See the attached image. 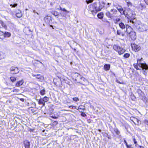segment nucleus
Segmentation results:
<instances>
[{
	"label": "nucleus",
	"instance_id": "aec40b11",
	"mask_svg": "<svg viewBox=\"0 0 148 148\" xmlns=\"http://www.w3.org/2000/svg\"><path fill=\"white\" fill-rule=\"evenodd\" d=\"M114 22L116 24H119V27H120V23H119V21H120V19L119 18H116V19H114Z\"/></svg>",
	"mask_w": 148,
	"mask_h": 148
},
{
	"label": "nucleus",
	"instance_id": "a878e982",
	"mask_svg": "<svg viewBox=\"0 0 148 148\" xmlns=\"http://www.w3.org/2000/svg\"><path fill=\"white\" fill-rule=\"evenodd\" d=\"M40 94L41 95H44L45 94V89H43L40 91Z\"/></svg>",
	"mask_w": 148,
	"mask_h": 148
},
{
	"label": "nucleus",
	"instance_id": "393cba45",
	"mask_svg": "<svg viewBox=\"0 0 148 148\" xmlns=\"http://www.w3.org/2000/svg\"><path fill=\"white\" fill-rule=\"evenodd\" d=\"M52 14L55 16H56L58 15L59 13L58 12L54 11L52 12Z\"/></svg>",
	"mask_w": 148,
	"mask_h": 148
},
{
	"label": "nucleus",
	"instance_id": "1a4fd4ad",
	"mask_svg": "<svg viewBox=\"0 0 148 148\" xmlns=\"http://www.w3.org/2000/svg\"><path fill=\"white\" fill-rule=\"evenodd\" d=\"M44 20L45 22L47 24H49L52 21L51 17L48 16L44 18Z\"/></svg>",
	"mask_w": 148,
	"mask_h": 148
},
{
	"label": "nucleus",
	"instance_id": "ea45409f",
	"mask_svg": "<svg viewBox=\"0 0 148 148\" xmlns=\"http://www.w3.org/2000/svg\"><path fill=\"white\" fill-rule=\"evenodd\" d=\"M19 90L17 89H14L13 90V92H15V91H18Z\"/></svg>",
	"mask_w": 148,
	"mask_h": 148
},
{
	"label": "nucleus",
	"instance_id": "4468645a",
	"mask_svg": "<svg viewBox=\"0 0 148 148\" xmlns=\"http://www.w3.org/2000/svg\"><path fill=\"white\" fill-rule=\"evenodd\" d=\"M10 70L11 71H16L14 73H16L18 72V69L17 67H12L10 69Z\"/></svg>",
	"mask_w": 148,
	"mask_h": 148
},
{
	"label": "nucleus",
	"instance_id": "39448f33",
	"mask_svg": "<svg viewBox=\"0 0 148 148\" xmlns=\"http://www.w3.org/2000/svg\"><path fill=\"white\" fill-rule=\"evenodd\" d=\"M143 60L142 58H141V59H138L137 60V64L139 65V66L142 68L143 69H148V66L145 63H142L141 62V60Z\"/></svg>",
	"mask_w": 148,
	"mask_h": 148
},
{
	"label": "nucleus",
	"instance_id": "2f4dec72",
	"mask_svg": "<svg viewBox=\"0 0 148 148\" xmlns=\"http://www.w3.org/2000/svg\"><path fill=\"white\" fill-rule=\"evenodd\" d=\"M122 142H123L124 143H125L126 147L128 146L129 145H128L126 140H125V139H123V140L121 141Z\"/></svg>",
	"mask_w": 148,
	"mask_h": 148
},
{
	"label": "nucleus",
	"instance_id": "13d9d810",
	"mask_svg": "<svg viewBox=\"0 0 148 148\" xmlns=\"http://www.w3.org/2000/svg\"><path fill=\"white\" fill-rule=\"evenodd\" d=\"M83 115V116H84V114H83V115Z\"/></svg>",
	"mask_w": 148,
	"mask_h": 148
},
{
	"label": "nucleus",
	"instance_id": "3c124183",
	"mask_svg": "<svg viewBox=\"0 0 148 148\" xmlns=\"http://www.w3.org/2000/svg\"><path fill=\"white\" fill-rule=\"evenodd\" d=\"M110 4H111V3H108V5H110Z\"/></svg>",
	"mask_w": 148,
	"mask_h": 148
},
{
	"label": "nucleus",
	"instance_id": "6e6d98bb",
	"mask_svg": "<svg viewBox=\"0 0 148 148\" xmlns=\"http://www.w3.org/2000/svg\"><path fill=\"white\" fill-rule=\"evenodd\" d=\"M55 122H56L57 123H58V122L57 121H56Z\"/></svg>",
	"mask_w": 148,
	"mask_h": 148
},
{
	"label": "nucleus",
	"instance_id": "37998d69",
	"mask_svg": "<svg viewBox=\"0 0 148 148\" xmlns=\"http://www.w3.org/2000/svg\"><path fill=\"white\" fill-rule=\"evenodd\" d=\"M69 108H73L74 107V106H69Z\"/></svg>",
	"mask_w": 148,
	"mask_h": 148
},
{
	"label": "nucleus",
	"instance_id": "de8ad7c7",
	"mask_svg": "<svg viewBox=\"0 0 148 148\" xmlns=\"http://www.w3.org/2000/svg\"><path fill=\"white\" fill-rule=\"evenodd\" d=\"M33 12H34V13H36L38 15V14H39L38 13H37V12H36L35 10H34V11H33Z\"/></svg>",
	"mask_w": 148,
	"mask_h": 148
},
{
	"label": "nucleus",
	"instance_id": "423d86ee",
	"mask_svg": "<svg viewBox=\"0 0 148 148\" xmlns=\"http://www.w3.org/2000/svg\"><path fill=\"white\" fill-rule=\"evenodd\" d=\"M131 46L132 50L135 52L138 51L141 49V47L139 45L135 43H131Z\"/></svg>",
	"mask_w": 148,
	"mask_h": 148
},
{
	"label": "nucleus",
	"instance_id": "f8f14e48",
	"mask_svg": "<svg viewBox=\"0 0 148 148\" xmlns=\"http://www.w3.org/2000/svg\"><path fill=\"white\" fill-rule=\"evenodd\" d=\"M24 81L23 79L17 81L16 84V86L17 87H19L22 85Z\"/></svg>",
	"mask_w": 148,
	"mask_h": 148
},
{
	"label": "nucleus",
	"instance_id": "79ce46f5",
	"mask_svg": "<svg viewBox=\"0 0 148 148\" xmlns=\"http://www.w3.org/2000/svg\"><path fill=\"white\" fill-rule=\"evenodd\" d=\"M3 58V57L2 56V54L0 53V60L1 59H2Z\"/></svg>",
	"mask_w": 148,
	"mask_h": 148
},
{
	"label": "nucleus",
	"instance_id": "20e7f679",
	"mask_svg": "<svg viewBox=\"0 0 148 148\" xmlns=\"http://www.w3.org/2000/svg\"><path fill=\"white\" fill-rule=\"evenodd\" d=\"M132 27H136L138 30L141 32H143L147 30V26L146 25L142 24H139L137 23L136 26H133Z\"/></svg>",
	"mask_w": 148,
	"mask_h": 148
},
{
	"label": "nucleus",
	"instance_id": "dca6fc26",
	"mask_svg": "<svg viewBox=\"0 0 148 148\" xmlns=\"http://www.w3.org/2000/svg\"><path fill=\"white\" fill-rule=\"evenodd\" d=\"M38 103L39 105H42V107L45 106V103L42 98L40 99L38 101Z\"/></svg>",
	"mask_w": 148,
	"mask_h": 148
},
{
	"label": "nucleus",
	"instance_id": "4d7b16f0",
	"mask_svg": "<svg viewBox=\"0 0 148 148\" xmlns=\"http://www.w3.org/2000/svg\"><path fill=\"white\" fill-rule=\"evenodd\" d=\"M83 115V116H84V114H83V115Z\"/></svg>",
	"mask_w": 148,
	"mask_h": 148
},
{
	"label": "nucleus",
	"instance_id": "58836bf2",
	"mask_svg": "<svg viewBox=\"0 0 148 148\" xmlns=\"http://www.w3.org/2000/svg\"><path fill=\"white\" fill-rule=\"evenodd\" d=\"M144 1L145 3L147 5H148V0H144Z\"/></svg>",
	"mask_w": 148,
	"mask_h": 148
},
{
	"label": "nucleus",
	"instance_id": "5fc2aeb1",
	"mask_svg": "<svg viewBox=\"0 0 148 148\" xmlns=\"http://www.w3.org/2000/svg\"><path fill=\"white\" fill-rule=\"evenodd\" d=\"M74 107H75V108H76V107L75 106H74Z\"/></svg>",
	"mask_w": 148,
	"mask_h": 148
},
{
	"label": "nucleus",
	"instance_id": "f3484780",
	"mask_svg": "<svg viewBox=\"0 0 148 148\" xmlns=\"http://www.w3.org/2000/svg\"><path fill=\"white\" fill-rule=\"evenodd\" d=\"M110 68V65L109 64H106L104 66V68L105 70H109Z\"/></svg>",
	"mask_w": 148,
	"mask_h": 148
},
{
	"label": "nucleus",
	"instance_id": "a211bd4d",
	"mask_svg": "<svg viewBox=\"0 0 148 148\" xmlns=\"http://www.w3.org/2000/svg\"><path fill=\"white\" fill-rule=\"evenodd\" d=\"M106 15L108 17L112 18L113 17V14H111L109 12H107L106 13Z\"/></svg>",
	"mask_w": 148,
	"mask_h": 148
},
{
	"label": "nucleus",
	"instance_id": "4be33fe9",
	"mask_svg": "<svg viewBox=\"0 0 148 148\" xmlns=\"http://www.w3.org/2000/svg\"><path fill=\"white\" fill-rule=\"evenodd\" d=\"M130 54L128 53H126L124 54L123 56V57L124 58H128L130 56Z\"/></svg>",
	"mask_w": 148,
	"mask_h": 148
},
{
	"label": "nucleus",
	"instance_id": "e433bc0d",
	"mask_svg": "<svg viewBox=\"0 0 148 148\" xmlns=\"http://www.w3.org/2000/svg\"><path fill=\"white\" fill-rule=\"evenodd\" d=\"M17 4H14L13 5L11 4L10 5V6H12V7H15L16 6H17Z\"/></svg>",
	"mask_w": 148,
	"mask_h": 148
},
{
	"label": "nucleus",
	"instance_id": "864d4df0",
	"mask_svg": "<svg viewBox=\"0 0 148 148\" xmlns=\"http://www.w3.org/2000/svg\"><path fill=\"white\" fill-rule=\"evenodd\" d=\"M119 133V132H118V133L117 132L116 133H117V134H118Z\"/></svg>",
	"mask_w": 148,
	"mask_h": 148
},
{
	"label": "nucleus",
	"instance_id": "c756f323",
	"mask_svg": "<svg viewBox=\"0 0 148 148\" xmlns=\"http://www.w3.org/2000/svg\"><path fill=\"white\" fill-rule=\"evenodd\" d=\"M10 79L12 82H14L16 80V78L14 77H10Z\"/></svg>",
	"mask_w": 148,
	"mask_h": 148
},
{
	"label": "nucleus",
	"instance_id": "9d476101",
	"mask_svg": "<svg viewBox=\"0 0 148 148\" xmlns=\"http://www.w3.org/2000/svg\"><path fill=\"white\" fill-rule=\"evenodd\" d=\"M16 15L17 17L20 18L22 16L23 14L21 11L19 10H16Z\"/></svg>",
	"mask_w": 148,
	"mask_h": 148
},
{
	"label": "nucleus",
	"instance_id": "c03bdc74",
	"mask_svg": "<svg viewBox=\"0 0 148 148\" xmlns=\"http://www.w3.org/2000/svg\"><path fill=\"white\" fill-rule=\"evenodd\" d=\"M117 34L118 35H120V32L119 31L117 30Z\"/></svg>",
	"mask_w": 148,
	"mask_h": 148
},
{
	"label": "nucleus",
	"instance_id": "f257e3e1",
	"mask_svg": "<svg viewBox=\"0 0 148 148\" xmlns=\"http://www.w3.org/2000/svg\"><path fill=\"white\" fill-rule=\"evenodd\" d=\"M127 34H129V38L130 40L134 41L136 39V33L133 29L128 25H126L125 27L124 24L121 22V35L126 38Z\"/></svg>",
	"mask_w": 148,
	"mask_h": 148
},
{
	"label": "nucleus",
	"instance_id": "412c9836",
	"mask_svg": "<svg viewBox=\"0 0 148 148\" xmlns=\"http://www.w3.org/2000/svg\"><path fill=\"white\" fill-rule=\"evenodd\" d=\"M132 138H133V139H132L133 141L134 142V143L135 145V146H136L137 145H138L137 141H136V139H135V137L133 136L132 137Z\"/></svg>",
	"mask_w": 148,
	"mask_h": 148
},
{
	"label": "nucleus",
	"instance_id": "f03ea898",
	"mask_svg": "<svg viewBox=\"0 0 148 148\" xmlns=\"http://www.w3.org/2000/svg\"><path fill=\"white\" fill-rule=\"evenodd\" d=\"M133 13L134 12L129 8H121V14L125 15L128 20L132 23V26H136L137 24V20L135 18V15Z\"/></svg>",
	"mask_w": 148,
	"mask_h": 148
},
{
	"label": "nucleus",
	"instance_id": "8fccbe9b",
	"mask_svg": "<svg viewBox=\"0 0 148 148\" xmlns=\"http://www.w3.org/2000/svg\"><path fill=\"white\" fill-rule=\"evenodd\" d=\"M118 10H119V11L120 12V10L118 9Z\"/></svg>",
	"mask_w": 148,
	"mask_h": 148
},
{
	"label": "nucleus",
	"instance_id": "09e8293b",
	"mask_svg": "<svg viewBox=\"0 0 148 148\" xmlns=\"http://www.w3.org/2000/svg\"><path fill=\"white\" fill-rule=\"evenodd\" d=\"M21 101H23V99H21Z\"/></svg>",
	"mask_w": 148,
	"mask_h": 148
},
{
	"label": "nucleus",
	"instance_id": "2eb2a0df",
	"mask_svg": "<svg viewBox=\"0 0 148 148\" xmlns=\"http://www.w3.org/2000/svg\"><path fill=\"white\" fill-rule=\"evenodd\" d=\"M146 8L145 5L143 3H140L139 6V8L141 10H143Z\"/></svg>",
	"mask_w": 148,
	"mask_h": 148
},
{
	"label": "nucleus",
	"instance_id": "7ed1b4c3",
	"mask_svg": "<svg viewBox=\"0 0 148 148\" xmlns=\"http://www.w3.org/2000/svg\"><path fill=\"white\" fill-rule=\"evenodd\" d=\"M102 8L100 3H94L88 5V10L90 13L94 15L98 12L100 11Z\"/></svg>",
	"mask_w": 148,
	"mask_h": 148
},
{
	"label": "nucleus",
	"instance_id": "b1692460",
	"mask_svg": "<svg viewBox=\"0 0 148 148\" xmlns=\"http://www.w3.org/2000/svg\"><path fill=\"white\" fill-rule=\"evenodd\" d=\"M134 67L137 70H138L139 69V68L138 67V66L139 65L137 64V62L136 64H134L133 65Z\"/></svg>",
	"mask_w": 148,
	"mask_h": 148
},
{
	"label": "nucleus",
	"instance_id": "a19ab883",
	"mask_svg": "<svg viewBox=\"0 0 148 148\" xmlns=\"http://www.w3.org/2000/svg\"><path fill=\"white\" fill-rule=\"evenodd\" d=\"M51 117L52 118H53L54 119H57L58 117L56 116H51Z\"/></svg>",
	"mask_w": 148,
	"mask_h": 148
},
{
	"label": "nucleus",
	"instance_id": "4c0bfd02",
	"mask_svg": "<svg viewBox=\"0 0 148 148\" xmlns=\"http://www.w3.org/2000/svg\"><path fill=\"white\" fill-rule=\"evenodd\" d=\"M127 148H134V147L132 145H130L127 147Z\"/></svg>",
	"mask_w": 148,
	"mask_h": 148
},
{
	"label": "nucleus",
	"instance_id": "603ef678",
	"mask_svg": "<svg viewBox=\"0 0 148 148\" xmlns=\"http://www.w3.org/2000/svg\"><path fill=\"white\" fill-rule=\"evenodd\" d=\"M118 53H119V54H120V53L119 51H118Z\"/></svg>",
	"mask_w": 148,
	"mask_h": 148
},
{
	"label": "nucleus",
	"instance_id": "49530a36",
	"mask_svg": "<svg viewBox=\"0 0 148 148\" xmlns=\"http://www.w3.org/2000/svg\"><path fill=\"white\" fill-rule=\"evenodd\" d=\"M137 121L138 122V123H139V121L140 122V121L139 120H138L137 119Z\"/></svg>",
	"mask_w": 148,
	"mask_h": 148
},
{
	"label": "nucleus",
	"instance_id": "c9c22d12",
	"mask_svg": "<svg viewBox=\"0 0 148 148\" xmlns=\"http://www.w3.org/2000/svg\"><path fill=\"white\" fill-rule=\"evenodd\" d=\"M125 51V50L123 49H121V54H123Z\"/></svg>",
	"mask_w": 148,
	"mask_h": 148
},
{
	"label": "nucleus",
	"instance_id": "9b49d317",
	"mask_svg": "<svg viewBox=\"0 0 148 148\" xmlns=\"http://www.w3.org/2000/svg\"><path fill=\"white\" fill-rule=\"evenodd\" d=\"M32 75L33 76L35 77L36 78L38 79H43V77L40 74L35 75L32 74Z\"/></svg>",
	"mask_w": 148,
	"mask_h": 148
},
{
	"label": "nucleus",
	"instance_id": "6e6552de",
	"mask_svg": "<svg viewBox=\"0 0 148 148\" xmlns=\"http://www.w3.org/2000/svg\"><path fill=\"white\" fill-rule=\"evenodd\" d=\"M60 10L62 12L60 13V14L62 17H66L67 14L70 12L69 11L66 10L64 8H62L61 7H60Z\"/></svg>",
	"mask_w": 148,
	"mask_h": 148
},
{
	"label": "nucleus",
	"instance_id": "ddd939ff",
	"mask_svg": "<svg viewBox=\"0 0 148 148\" xmlns=\"http://www.w3.org/2000/svg\"><path fill=\"white\" fill-rule=\"evenodd\" d=\"M24 144L25 148H30V143L28 140H25L24 141Z\"/></svg>",
	"mask_w": 148,
	"mask_h": 148
},
{
	"label": "nucleus",
	"instance_id": "f704fd0d",
	"mask_svg": "<svg viewBox=\"0 0 148 148\" xmlns=\"http://www.w3.org/2000/svg\"><path fill=\"white\" fill-rule=\"evenodd\" d=\"M83 106H79L78 107V109H82L83 110H85V108H83Z\"/></svg>",
	"mask_w": 148,
	"mask_h": 148
},
{
	"label": "nucleus",
	"instance_id": "72a5a7b5",
	"mask_svg": "<svg viewBox=\"0 0 148 148\" xmlns=\"http://www.w3.org/2000/svg\"><path fill=\"white\" fill-rule=\"evenodd\" d=\"M111 12H113V14H116L117 12V11H116V10L111 9Z\"/></svg>",
	"mask_w": 148,
	"mask_h": 148
},
{
	"label": "nucleus",
	"instance_id": "cd10ccee",
	"mask_svg": "<svg viewBox=\"0 0 148 148\" xmlns=\"http://www.w3.org/2000/svg\"><path fill=\"white\" fill-rule=\"evenodd\" d=\"M0 23L1 25L3 27H4L5 29H7V27L5 25V24L2 21H0Z\"/></svg>",
	"mask_w": 148,
	"mask_h": 148
},
{
	"label": "nucleus",
	"instance_id": "6ab92c4d",
	"mask_svg": "<svg viewBox=\"0 0 148 148\" xmlns=\"http://www.w3.org/2000/svg\"><path fill=\"white\" fill-rule=\"evenodd\" d=\"M97 16L98 18H99L101 19L103 17V14L102 12H101L97 14Z\"/></svg>",
	"mask_w": 148,
	"mask_h": 148
},
{
	"label": "nucleus",
	"instance_id": "a18cd8bd",
	"mask_svg": "<svg viewBox=\"0 0 148 148\" xmlns=\"http://www.w3.org/2000/svg\"><path fill=\"white\" fill-rule=\"evenodd\" d=\"M139 147L140 148H144L143 146H139Z\"/></svg>",
	"mask_w": 148,
	"mask_h": 148
},
{
	"label": "nucleus",
	"instance_id": "5701e85b",
	"mask_svg": "<svg viewBox=\"0 0 148 148\" xmlns=\"http://www.w3.org/2000/svg\"><path fill=\"white\" fill-rule=\"evenodd\" d=\"M42 99L45 103L49 100V98L46 96L45 97Z\"/></svg>",
	"mask_w": 148,
	"mask_h": 148
},
{
	"label": "nucleus",
	"instance_id": "bb28decb",
	"mask_svg": "<svg viewBox=\"0 0 148 148\" xmlns=\"http://www.w3.org/2000/svg\"><path fill=\"white\" fill-rule=\"evenodd\" d=\"M120 47H118L116 45H114L113 46V48L114 50L116 51H118L119 49H120Z\"/></svg>",
	"mask_w": 148,
	"mask_h": 148
},
{
	"label": "nucleus",
	"instance_id": "0eeeda50",
	"mask_svg": "<svg viewBox=\"0 0 148 148\" xmlns=\"http://www.w3.org/2000/svg\"><path fill=\"white\" fill-rule=\"evenodd\" d=\"M11 36V34L10 32H3L0 31V38L3 39L5 38H9Z\"/></svg>",
	"mask_w": 148,
	"mask_h": 148
},
{
	"label": "nucleus",
	"instance_id": "c85d7f7f",
	"mask_svg": "<svg viewBox=\"0 0 148 148\" xmlns=\"http://www.w3.org/2000/svg\"><path fill=\"white\" fill-rule=\"evenodd\" d=\"M144 123L145 126H148V120L145 119Z\"/></svg>",
	"mask_w": 148,
	"mask_h": 148
},
{
	"label": "nucleus",
	"instance_id": "473e14b6",
	"mask_svg": "<svg viewBox=\"0 0 148 148\" xmlns=\"http://www.w3.org/2000/svg\"><path fill=\"white\" fill-rule=\"evenodd\" d=\"M73 100L75 101H77L79 100V99L77 97H74L73 98Z\"/></svg>",
	"mask_w": 148,
	"mask_h": 148
},
{
	"label": "nucleus",
	"instance_id": "7c9ffc66",
	"mask_svg": "<svg viewBox=\"0 0 148 148\" xmlns=\"http://www.w3.org/2000/svg\"><path fill=\"white\" fill-rule=\"evenodd\" d=\"M127 4L128 7H132V3L130 2H127Z\"/></svg>",
	"mask_w": 148,
	"mask_h": 148
}]
</instances>
